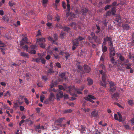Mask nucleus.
Here are the masks:
<instances>
[{
    "instance_id": "1",
    "label": "nucleus",
    "mask_w": 134,
    "mask_h": 134,
    "mask_svg": "<svg viewBox=\"0 0 134 134\" xmlns=\"http://www.w3.org/2000/svg\"><path fill=\"white\" fill-rule=\"evenodd\" d=\"M99 72L100 74L102 75V80L103 83L101 82V85L103 86H105L106 85L105 81L106 79L105 77L106 72L104 70H99Z\"/></svg>"
},
{
    "instance_id": "2",
    "label": "nucleus",
    "mask_w": 134,
    "mask_h": 134,
    "mask_svg": "<svg viewBox=\"0 0 134 134\" xmlns=\"http://www.w3.org/2000/svg\"><path fill=\"white\" fill-rule=\"evenodd\" d=\"M45 42L46 40L44 38H40L37 39V42L39 44L40 47L42 48H45Z\"/></svg>"
},
{
    "instance_id": "3",
    "label": "nucleus",
    "mask_w": 134,
    "mask_h": 134,
    "mask_svg": "<svg viewBox=\"0 0 134 134\" xmlns=\"http://www.w3.org/2000/svg\"><path fill=\"white\" fill-rule=\"evenodd\" d=\"M117 114L118 116L119 119H118L117 115L116 114H114V119L116 120H118L120 122H122L124 123V120L122 119V118L121 114L119 112H118L117 113Z\"/></svg>"
},
{
    "instance_id": "4",
    "label": "nucleus",
    "mask_w": 134,
    "mask_h": 134,
    "mask_svg": "<svg viewBox=\"0 0 134 134\" xmlns=\"http://www.w3.org/2000/svg\"><path fill=\"white\" fill-rule=\"evenodd\" d=\"M37 46L36 45H31L29 48L27 52L31 54H35L36 51L35 50L37 48Z\"/></svg>"
},
{
    "instance_id": "5",
    "label": "nucleus",
    "mask_w": 134,
    "mask_h": 134,
    "mask_svg": "<svg viewBox=\"0 0 134 134\" xmlns=\"http://www.w3.org/2000/svg\"><path fill=\"white\" fill-rule=\"evenodd\" d=\"M112 39L111 37H109L108 36L103 39V44L105 45L106 42H107L108 43L112 41Z\"/></svg>"
},
{
    "instance_id": "6",
    "label": "nucleus",
    "mask_w": 134,
    "mask_h": 134,
    "mask_svg": "<svg viewBox=\"0 0 134 134\" xmlns=\"http://www.w3.org/2000/svg\"><path fill=\"white\" fill-rule=\"evenodd\" d=\"M91 115L92 117L97 118L98 116V113L96 109H94L92 112Z\"/></svg>"
},
{
    "instance_id": "7",
    "label": "nucleus",
    "mask_w": 134,
    "mask_h": 134,
    "mask_svg": "<svg viewBox=\"0 0 134 134\" xmlns=\"http://www.w3.org/2000/svg\"><path fill=\"white\" fill-rule=\"evenodd\" d=\"M63 96V92L60 91L58 92L57 94L56 97L57 99L58 100L60 98H62Z\"/></svg>"
},
{
    "instance_id": "8",
    "label": "nucleus",
    "mask_w": 134,
    "mask_h": 134,
    "mask_svg": "<svg viewBox=\"0 0 134 134\" xmlns=\"http://www.w3.org/2000/svg\"><path fill=\"white\" fill-rule=\"evenodd\" d=\"M110 90L112 92H113L116 90V86L114 83L111 82L110 83Z\"/></svg>"
},
{
    "instance_id": "9",
    "label": "nucleus",
    "mask_w": 134,
    "mask_h": 134,
    "mask_svg": "<svg viewBox=\"0 0 134 134\" xmlns=\"http://www.w3.org/2000/svg\"><path fill=\"white\" fill-rule=\"evenodd\" d=\"M60 54L62 55L63 56H64L66 58V60H67L68 59V58L70 57V54L68 52L63 53L60 52Z\"/></svg>"
},
{
    "instance_id": "10",
    "label": "nucleus",
    "mask_w": 134,
    "mask_h": 134,
    "mask_svg": "<svg viewBox=\"0 0 134 134\" xmlns=\"http://www.w3.org/2000/svg\"><path fill=\"white\" fill-rule=\"evenodd\" d=\"M69 16H70L69 20H71L74 18H78L79 16L78 15H76V14H75L72 12L70 13Z\"/></svg>"
},
{
    "instance_id": "11",
    "label": "nucleus",
    "mask_w": 134,
    "mask_h": 134,
    "mask_svg": "<svg viewBox=\"0 0 134 134\" xmlns=\"http://www.w3.org/2000/svg\"><path fill=\"white\" fill-rule=\"evenodd\" d=\"M84 67L85 70L86 72L88 73L91 71V69L90 67L88 65H85Z\"/></svg>"
},
{
    "instance_id": "12",
    "label": "nucleus",
    "mask_w": 134,
    "mask_h": 134,
    "mask_svg": "<svg viewBox=\"0 0 134 134\" xmlns=\"http://www.w3.org/2000/svg\"><path fill=\"white\" fill-rule=\"evenodd\" d=\"M119 96V94L118 93H115L112 95V98L114 99H117V98Z\"/></svg>"
},
{
    "instance_id": "13",
    "label": "nucleus",
    "mask_w": 134,
    "mask_h": 134,
    "mask_svg": "<svg viewBox=\"0 0 134 134\" xmlns=\"http://www.w3.org/2000/svg\"><path fill=\"white\" fill-rule=\"evenodd\" d=\"M115 21L118 23H120L121 22L120 17L119 15L116 16Z\"/></svg>"
},
{
    "instance_id": "14",
    "label": "nucleus",
    "mask_w": 134,
    "mask_h": 134,
    "mask_svg": "<svg viewBox=\"0 0 134 134\" xmlns=\"http://www.w3.org/2000/svg\"><path fill=\"white\" fill-rule=\"evenodd\" d=\"M118 57L119 58V59L121 61H123L125 60L124 57L120 53H117Z\"/></svg>"
},
{
    "instance_id": "15",
    "label": "nucleus",
    "mask_w": 134,
    "mask_h": 134,
    "mask_svg": "<svg viewBox=\"0 0 134 134\" xmlns=\"http://www.w3.org/2000/svg\"><path fill=\"white\" fill-rule=\"evenodd\" d=\"M87 80L88 82V85H91L93 83V80L89 77H88L87 78Z\"/></svg>"
},
{
    "instance_id": "16",
    "label": "nucleus",
    "mask_w": 134,
    "mask_h": 134,
    "mask_svg": "<svg viewBox=\"0 0 134 134\" xmlns=\"http://www.w3.org/2000/svg\"><path fill=\"white\" fill-rule=\"evenodd\" d=\"M60 77L63 80H64L65 81L67 80V78L65 76V73H62L60 75Z\"/></svg>"
},
{
    "instance_id": "17",
    "label": "nucleus",
    "mask_w": 134,
    "mask_h": 134,
    "mask_svg": "<svg viewBox=\"0 0 134 134\" xmlns=\"http://www.w3.org/2000/svg\"><path fill=\"white\" fill-rule=\"evenodd\" d=\"M88 10L87 9L85 8L82 9L81 10V11L82 12L83 15H85L88 12Z\"/></svg>"
},
{
    "instance_id": "18",
    "label": "nucleus",
    "mask_w": 134,
    "mask_h": 134,
    "mask_svg": "<svg viewBox=\"0 0 134 134\" xmlns=\"http://www.w3.org/2000/svg\"><path fill=\"white\" fill-rule=\"evenodd\" d=\"M54 98V94L52 93H51L50 94V95L49 99V100L50 101L53 100Z\"/></svg>"
},
{
    "instance_id": "19",
    "label": "nucleus",
    "mask_w": 134,
    "mask_h": 134,
    "mask_svg": "<svg viewBox=\"0 0 134 134\" xmlns=\"http://www.w3.org/2000/svg\"><path fill=\"white\" fill-rule=\"evenodd\" d=\"M111 14L113 15H115L116 13V8L115 7H113L111 8Z\"/></svg>"
},
{
    "instance_id": "20",
    "label": "nucleus",
    "mask_w": 134,
    "mask_h": 134,
    "mask_svg": "<svg viewBox=\"0 0 134 134\" xmlns=\"http://www.w3.org/2000/svg\"><path fill=\"white\" fill-rule=\"evenodd\" d=\"M47 38L49 41H51V42H52L53 43L56 44H57V43H56L55 42L54 40L53 39L52 37H51L50 36H49Z\"/></svg>"
},
{
    "instance_id": "21",
    "label": "nucleus",
    "mask_w": 134,
    "mask_h": 134,
    "mask_svg": "<svg viewBox=\"0 0 134 134\" xmlns=\"http://www.w3.org/2000/svg\"><path fill=\"white\" fill-rule=\"evenodd\" d=\"M47 38L49 41H51V42H52L53 43L56 44H57V43H56L55 42L54 40L53 39L52 37H51L50 36H49Z\"/></svg>"
},
{
    "instance_id": "22",
    "label": "nucleus",
    "mask_w": 134,
    "mask_h": 134,
    "mask_svg": "<svg viewBox=\"0 0 134 134\" xmlns=\"http://www.w3.org/2000/svg\"><path fill=\"white\" fill-rule=\"evenodd\" d=\"M63 29L64 30V31H66L68 32H69L70 31V29L69 27H64Z\"/></svg>"
},
{
    "instance_id": "23",
    "label": "nucleus",
    "mask_w": 134,
    "mask_h": 134,
    "mask_svg": "<svg viewBox=\"0 0 134 134\" xmlns=\"http://www.w3.org/2000/svg\"><path fill=\"white\" fill-rule=\"evenodd\" d=\"M21 55L27 58H29V56L27 54H26L24 52H22L21 53Z\"/></svg>"
},
{
    "instance_id": "24",
    "label": "nucleus",
    "mask_w": 134,
    "mask_h": 134,
    "mask_svg": "<svg viewBox=\"0 0 134 134\" xmlns=\"http://www.w3.org/2000/svg\"><path fill=\"white\" fill-rule=\"evenodd\" d=\"M65 119L64 118H60L59 119H58L56 120V121L57 122L59 123H61L63 121V120Z\"/></svg>"
},
{
    "instance_id": "25",
    "label": "nucleus",
    "mask_w": 134,
    "mask_h": 134,
    "mask_svg": "<svg viewBox=\"0 0 134 134\" xmlns=\"http://www.w3.org/2000/svg\"><path fill=\"white\" fill-rule=\"evenodd\" d=\"M81 128L80 131L81 132L83 133L84 131H85V130L86 127L83 125H81L80 126Z\"/></svg>"
},
{
    "instance_id": "26",
    "label": "nucleus",
    "mask_w": 134,
    "mask_h": 134,
    "mask_svg": "<svg viewBox=\"0 0 134 134\" xmlns=\"http://www.w3.org/2000/svg\"><path fill=\"white\" fill-rule=\"evenodd\" d=\"M72 44L73 46L77 47L79 45V43L78 41H74L73 40Z\"/></svg>"
},
{
    "instance_id": "27",
    "label": "nucleus",
    "mask_w": 134,
    "mask_h": 134,
    "mask_svg": "<svg viewBox=\"0 0 134 134\" xmlns=\"http://www.w3.org/2000/svg\"><path fill=\"white\" fill-rule=\"evenodd\" d=\"M84 99L85 100L89 101L92 103H94V101L92 100L91 99L88 98V97H84Z\"/></svg>"
},
{
    "instance_id": "28",
    "label": "nucleus",
    "mask_w": 134,
    "mask_h": 134,
    "mask_svg": "<svg viewBox=\"0 0 134 134\" xmlns=\"http://www.w3.org/2000/svg\"><path fill=\"white\" fill-rule=\"evenodd\" d=\"M72 110L71 109H68L65 110L63 111V113L64 114L70 113L72 112Z\"/></svg>"
},
{
    "instance_id": "29",
    "label": "nucleus",
    "mask_w": 134,
    "mask_h": 134,
    "mask_svg": "<svg viewBox=\"0 0 134 134\" xmlns=\"http://www.w3.org/2000/svg\"><path fill=\"white\" fill-rule=\"evenodd\" d=\"M103 45H102V51L103 52H105L107 50V48L106 46H104L103 47Z\"/></svg>"
},
{
    "instance_id": "30",
    "label": "nucleus",
    "mask_w": 134,
    "mask_h": 134,
    "mask_svg": "<svg viewBox=\"0 0 134 134\" xmlns=\"http://www.w3.org/2000/svg\"><path fill=\"white\" fill-rule=\"evenodd\" d=\"M84 39V38L82 37L79 36L78 37V38H76L75 39V40L76 41H81L82 40H83Z\"/></svg>"
},
{
    "instance_id": "31",
    "label": "nucleus",
    "mask_w": 134,
    "mask_h": 134,
    "mask_svg": "<svg viewBox=\"0 0 134 134\" xmlns=\"http://www.w3.org/2000/svg\"><path fill=\"white\" fill-rule=\"evenodd\" d=\"M91 36L92 37V38L93 39H94L95 40H96V38H97V37H95V34L93 32H92L91 33Z\"/></svg>"
},
{
    "instance_id": "32",
    "label": "nucleus",
    "mask_w": 134,
    "mask_h": 134,
    "mask_svg": "<svg viewBox=\"0 0 134 134\" xmlns=\"http://www.w3.org/2000/svg\"><path fill=\"white\" fill-rule=\"evenodd\" d=\"M87 97H88V98L93 100L95 99H96L95 97L91 94L88 95Z\"/></svg>"
},
{
    "instance_id": "33",
    "label": "nucleus",
    "mask_w": 134,
    "mask_h": 134,
    "mask_svg": "<svg viewBox=\"0 0 134 134\" xmlns=\"http://www.w3.org/2000/svg\"><path fill=\"white\" fill-rule=\"evenodd\" d=\"M111 6V5H106L104 8V9L105 10L109 9Z\"/></svg>"
},
{
    "instance_id": "34",
    "label": "nucleus",
    "mask_w": 134,
    "mask_h": 134,
    "mask_svg": "<svg viewBox=\"0 0 134 134\" xmlns=\"http://www.w3.org/2000/svg\"><path fill=\"white\" fill-rule=\"evenodd\" d=\"M66 33L63 31L60 34V37L62 38V39H63V38L64 37V36H65Z\"/></svg>"
},
{
    "instance_id": "35",
    "label": "nucleus",
    "mask_w": 134,
    "mask_h": 134,
    "mask_svg": "<svg viewBox=\"0 0 134 134\" xmlns=\"http://www.w3.org/2000/svg\"><path fill=\"white\" fill-rule=\"evenodd\" d=\"M9 5L11 7H12L14 5H15V3H14L12 2V1H9Z\"/></svg>"
},
{
    "instance_id": "36",
    "label": "nucleus",
    "mask_w": 134,
    "mask_h": 134,
    "mask_svg": "<svg viewBox=\"0 0 134 134\" xmlns=\"http://www.w3.org/2000/svg\"><path fill=\"white\" fill-rule=\"evenodd\" d=\"M22 40H23L25 43H28V39L26 37H25L23 38Z\"/></svg>"
},
{
    "instance_id": "37",
    "label": "nucleus",
    "mask_w": 134,
    "mask_h": 134,
    "mask_svg": "<svg viewBox=\"0 0 134 134\" xmlns=\"http://www.w3.org/2000/svg\"><path fill=\"white\" fill-rule=\"evenodd\" d=\"M54 40L55 42L58 40V35L56 34H54L53 35V36Z\"/></svg>"
},
{
    "instance_id": "38",
    "label": "nucleus",
    "mask_w": 134,
    "mask_h": 134,
    "mask_svg": "<svg viewBox=\"0 0 134 134\" xmlns=\"http://www.w3.org/2000/svg\"><path fill=\"white\" fill-rule=\"evenodd\" d=\"M47 72L48 73H51L54 72V71L52 68H50L48 70Z\"/></svg>"
},
{
    "instance_id": "39",
    "label": "nucleus",
    "mask_w": 134,
    "mask_h": 134,
    "mask_svg": "<svg viewBox=\"0 0 134 134\" xmlns=\"http://www.w3.org/2000/svg\"><path fill=\"white\" fill-rule=\"evenodd\" d=\"M76 91L77 93L78 94H82V93L80 91V90L79 89H77L76 90Z\"/></svg>"
},
{
    "instance_id": "40",
    "label": "nucleus",
    "mask_w": 134,
    "mask_h": 134,
    "mask_svg": "<svg viewBox=\"0 0 134 134\" xmlns=\"http://www.w3.org/2000/svg\"><path fill=\"white\" fill-rule=\"evenodd\" d=\"M110 57H113L115 55V51H114V52H110Z\"/></svg>"
},
{
    "instance_id": "41",
    "label": "nucleus",
    "mask_w": 134,
    "mask_h": 134,
    "mask_svg": "<svg viewBox=\"0 0 134 134\" xmlns=\"http://www.w3.org/2000/svg\"><path fill=\"white\" fill-rule=\"evenodd\" d=\"M41 58H36L34 60V62H39L41 61Z\"/></svg>"
},
{
    "instance_id": "42",
    "label": "nucleus",
    "mask_w": 134,
    "mask_h": 134,
    "mask_svg": "<svg viewBox=\"0 0 134 134\" xmlns=\"http://www.w3.org/2000/svg\"><path fill=\"white\" fill-rule=\"evenodd\" d=\"M128 104L131 105H132L133 104V101L131 100L128 101Z\"/></svg>"
},
{
    "instance_id": "43",
    "label": "nucleus",
    "mask_w": 134,
    "mask_h": 134,
    "mask_svg": "<svg viewBox=\"0 0 134 134\" xmlns=\"http://www.w3.org/2000/svg\"><path fill=\"white\" fill-rule=\"evenodd\" d=\"M108 44H109V46H110V47H113V42L112 41L110 42H109L108 43Z\"/></svg>"
},
{
    "instance_id": "44",
    "label": "nucleus",
    "mask_w": 134,
    "mask_h": 134,
    "mask_svg": "<svg viewBox=\"0 0 134 134\" xmlns=\"http://www.w3.org/2000/svg\"><path fill=\"white\" fill-rule=\"evenodd\" d=\"M131 65L130 64H126V69H130L131 68Z\"/></svg>"
},
{
    "instance_id": "45",
    "label": "nucleus",
    "mask_w": 134,
    "mask_h": 134,
    "mask_svg": "<svg viewBox=\"0 0 134 134\" xmlns=\"http://www.w3.org/2000/svg\"><path fill=\"white\" fill-rule=\"evenodd\" d=\"M111 14V12L110 11H108L106 13V16H108L110 15Z\"/></svg>"
},
{
    "instance_id": "46",
    "label": "nucleus",
    "mask_w": 134,
    "mask_h": 134,
    "mask_svg": "<svg viewBox=\"0 0 134 134\" xmlns=\"http://www.w3.org/2000/svg\"><path fill=\"white\" fill-rule=\"evenodd\" d=\"M87 38L89 40L90 42L91 43H93V41L92 40L93 38H92V37H91L90 36H88Z\"/></svg>"
},
{
    "instance_id": "47",
    "label": "nucleus",
    "mask_w": 134,
    "mask_h": 134,
    "mask_svg": "<svg viewBox=\"0 0 134 134\" xmlns=\"http://www.w3.org/2000/svg\"><path fill=\"white\" fill-rule=\"evenodd\" d=\"M8 95H9V96H10L11 95L10 93H9V91H8L6 92V93L4 95V97H6Z\"/></svg>"
},
{
    "instance_id": "48",
    "label": "nucleus",
    "mask_w": 134,
    "mask_h": 134,
    "mask_svg": "<svg viewBox=\"0 0 134 134\" xmlns=\"http://www.w3.org/2000/svg\"><path fill=\"white\" fill-rule=\"evenodd\" d=\"M67 10L69 12L70 10V4L69 3L67 4Z\"/></svg>"
},
{
    "instance_id": "49",
    "label": "nucleus",
    "mask_w": 134,
    "mask_h": 134,
    "mask_svg": "<svg viewBox=\"0 0 134 134\" xmlns=\"http://www.w3.org/2000/svg\"><path fill=\"white\" fill-rule=\"evenodd\" d=\"M100 66L102 67V70H104L105 71L106 68L105 66L103 65V64H101Z\"/></svg>"
},
{
    "instance_id": "50",
    "label": "nucleus",
    "mask_w": 134,
    "mask_h": 134,
    "mask_svg": "<svg viewBox=\"0 0 134 134\" xmlns=\"http://www.w3.org/2000/svg\"><path fill=\"white\" fill-rule=\"evenodd\" d=\"M75 12L76 13V15H79V14H80V12L79 11V10L78 9H77L76 10H75Z\"/></svg>"
},
{
    "instance_id": "51",
    "label": "nucleus",
    "mask_w": 134,
    "mask_h": 134,
    "mask_svg": "<svg viewBox=\"0 0 134 134\" xmlns=\"http://www.w3.org/2000/svg\"><path fill=\"white\" fill-rule=\"evenodd\" d=\"M60 20V16H58L55 17V20L59 22Z\"/></svg>"
},
{
    "instance_id": "52",
    "label": "nucleus",
    "mask_w": 134,
    "mask_h": 134,
    "mask_svg": "<svg viewBox=\"0 0 134 134\" xmlns=\"http://www.w3.org/2000/svg\"><path fill=\"white\" fill-rule=\"evenodd\" d=\"M47 17L48 20H51L52 19V16L51 15H48Z\"/></svg>"
},
{
    "instance_id": "53",
    "label": "nucleus",
    "mask_w": 134,
    "mask_h": 134,
    "mask_svg": "<svg viewBox=\"0 0 134 134\" xmlns=\"http://www.w3.org/2000/svg\"><path fill=\"white\" fill-rule=\"evenodd\" d=\"M44 95H42V96H40V101L41 102H43V100H44Z\"/></svg>"
},
{
    "instance_id": "54",
    "label": "nucleus",
    "mask_w": 134,
    "mask_h": 134,
    "mask_svg": "<svg viewBox=\"0 0 134 134\" xmlns=\"http://www.w3.org/2000/svg\"><path fill=\"white\" fill-rule=\"evenodd\" d=\"M131 29V27L129 25L126 24V30H129Z\"/></svg>"
},
{
    "instance_id": "55",
    "label": "nucleus",
    "mask_w": 134,
    "mask_h": 134,
    "mask_svg": "<svg viewBox=\"0 0 134 134\" xmlns=\"http://www.w3.org/2000/svg\"><path fill=\"white\" fill-rule=\"evenodd\" d=\"M59 89L60 90H63V91H64L65 90V88L64 87L61 85H59Z\"/></svg>"
},
{
    "instance_id": "56",
    "label": "nucleus",
    "mask_w": 134,
    "mask_h": 134,
    "mask_svg": "<svg viewBox=\"0 0 134 134\" xmlns=\"http://www.w3.org/2000/svg\"><path fill=\"white\" fill-rule=\"evenodd\" d=\"M56 66L59 68H61V64L59 63H56Z\"/></svg>"
},
{
    "instance_id": "57",
    "label": "nucleus",
    "mask_w": 134,
    "mask_h": 134,
    "mask_svg": "<svg viewBox=\"0 0 134 134\" xmlns=\"http://www.w3.org/2000/svg\"><path fill=\"white\" fill-rule=\"evenodd\" d=\"M109 49L110 52H114V51H115L114 49V47H109Z\"/></svg>"
},
{
    "instance_id": "58",
    "label": "nucleus",
    "mask_w": 134,
    "mask_h": 134,
    "mask_svg": "<svg viewBox=\"0 0 134 134\" xmlns=\"http://www.w3.org/2000/svg\"><path fill=\"white\" fill-rule=\"evenodd\" d=\"M23 48L25 49L26 51H27L28 50L29 48H28L27 46V45H25L23 47Z\"/></svg>"
},
{
    "instance_id": "59",
    "label": "nucleus",
    "mask_w": 134,
    "mask_h": 134,
    "mask_svg": "<svg viewBox=\"0 0 134 134\" xmlns=\"http://www.w3.org/2000/svg\"><path fill=\"white\" fill-rule=\"evenodd\" d=\"M49 100H49V99H48L45 100L44 101V103L47 104H49L50 102Z\"/></svg>"
},
{
    "instance_id": "60",
    "label": "nucleus",
    "mask_w": 134,
    "mask_h": 134,
    "mask_svg": "<svg viewBox=\"0 0 134 134\" xmlns=\"http://www.w3.org/2000/svg\"><path fill=\"white\" fill-rule=\"evenodd\" d=\"M24 99L25 100V102L27 104H29V102L28 100L27 99V98H24Z\"/></svg>"
},
{
    "instance_id": "61",
    "label": "nucleus",
    "mask_w": 134,
    "mask_h": 134,
    "mask_svg": "<svg viewBox=\"0 0 134 134\" xmlns=\"http://www.w3.org/2000/svg\"><path fill=\"white\" fill-rule=\"evenodd\" d=\"M117 2L116 1H115L112 3L111 5L113 6H115L117 4Z\"/></svg>"
},
{
    "instance_id": "62",
    "label": "nucleus",
    "mask_w": 134,
    "mask_h": 134,
    "mask_svg": "<svg viewBox=\"0 0 134 134\" xmlns=\"http://www.w3.org/2000/svg\"><path fill=\"white\" fill-rule=\"evenodd\" d=\"M62 6L63 8L64 9H65L66 8V3L64 2H62Z\"/></svg>"
},
{
    "instance_id": "63",
    "label": "nucleus",
    "mask_w": 134,
    "mask_h": 134,
    "mask_svg": "<svg viewBox=\"0 0 134 134\" xmlns=\"http://www.w3.org/2000/svg\"><path fill=\"white\" fill-rule=\"evenodd\" d=\"M56 27L59 28H60L62 27V26L59 24L57 23L56 25Z\"/></svg>"
},
{
    "instance_id": "64",
    "label": "nucleus",
    "mask_w": 134,
    "mask_h": 134,
    "mask_svg": "<svg viewBox=\"0 0 134 134\" xmlns=\"http://www.w3.org/2000/svg\"><path fill=\"white\" fill-rule=\"evenodd\" d=\"M42 79L43 80L45 81H46L47 79V76H42Z\"/></svg>"
}]
</instances>
